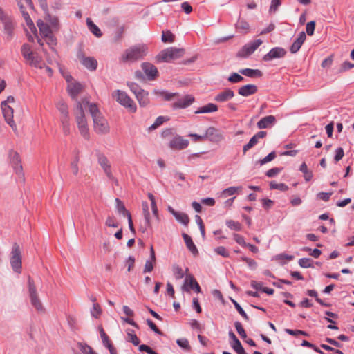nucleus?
Instances as JSON below:
<instances>
[{"instance_id":"obj_6","label":"nucleus","mask_w":354,"mask_h":354,"mask_svg":"<svg viewBox=\"0 0 354 354\" xmlns=\"http://www.w3.org/2000/svg\"><path fill=\"white\" fill-rule=\"evenodd\" d=\"M10 264L13 270L17 273L21 270V254L19 245L15 243L11 251Z\"/></svg>"},{"instance_id":"obj_62","label":"nucleus","mask_w":354,"mask_h":354,"mask_svg":"<svg viewBox=\"0 0 354 354\" xmlns=\"http://www.w3.org/2000/svg\"><path fill=\"white\" fill-rule=\"evenodd\" d=\"M315 28V22L311 21L306 24V32L308 35H313Z\"/></svg>"},{"instance_id":"obj_23","label":"nucleus","mask_w":354,"mask_h":354,"mask_svg":"<svg viewBox=\"0 0 354 354\" xmlns=\"http://www.w3.org/2000/svg\"><path fill=\"white\" fill-rule=\"evenodd\" d=\"M276 122L273 115H268L261 118L257 124L259 129H266L272 127Z\"/></svg>"},{"instance_id":"obj_61","label":"nucleus","mask_w":354,"mask_h":354,"mask_svg":"<svg viewBox=\"0 0 354 354\" xmlns=\"http://www.w3.org/2000/svg\"><path fill=\"white\" fill-rule=\"evenodd\" d=\"M281 168L274 167L267 171L266 176L270 178L276 176L281 171Z\"/></svg>"},{"instance_id":"obj_14","label":"nucleus","mask_w":354,"mask_h":354,"mask_svg":"<svg viewBox=\"0 0 354 354\" xmlns=\"http://www.w3.org/2000/svg\"><path fill=\"white\" fill-rule=\"evenodd\" d=\"M204 136L205 140H208L213 142H218L224 138L222 133L218 129L212 127L207 129Z\"/></svg>"},{"instance_id":"obj_53","label":"nucleus","mask_w":354,"mask_h":354,"mask_svg":"<svg viewBox=\"0 0 354 354\" xmlns=\"http://www.w3.org/2000/svg\"><path fill=\"white\" fill-rule=\"evenodd\" d=\"M313 261L309 258H302L299 260V265L304 268L312 267Z\"/></svg>"},{"instance_id":"obj_32","label":"nucleus","mask_w":354,"mask_h":354,"mask_svg":"<svg viewBox=\"0 0 354 354\" xmlns=\"http://www.w3.org/2000/svg\"><path fill=\"white\" fill-rule=\"evenodd\" d=\"M183 237L187 248L190 250V252L192 254H196L198 253V250L196 245H194V242L192 241V238L187 234H183Z\"/></svg>"},{"instance_id":"obj_26","label":"nucleus","mask_w":354,"mask_h":354,"mask_svg":"<svg viewBox=\"0 0 354 354\" xmlns=\"http://www.w3.org/2000/svg\"><path fill=\"white\" fill-rule=\"evenodd\" d=\"M306 36L304 32L299 33L298 38L293 42L290 48V50L292 53H296L301 48L304 41L306 40Z\"/></svg>"},{"instance_id":"obj_63","label":"nucleus","mask_w":354,"mask_h":354,"mask_svg":"<svg viewBox=\"0 0 354 354\" xmlns=\"http://www.w3.org/2000/svg\"><path fill=\"white\" fill-rule=\"evenodd\" d=\"M241 259L245 261L251 269L256 268L257 262L254 260L245 257H241Z\"/></svg>"},{"instance_id":"obj_30","label":"nucleus","mask_w":354,"mask_h":354,"mask_svg":"<svg viewBox=\"0 0 354 354\" xmlns=\"http://www.w3.org/2000/svg\"><path fill=\"white\" fill-rule=\"evenodd\" d=\"M37 25L39 29L40 33L43 37L52 34L51 30L48 25L42 20L39 19L37 21Z\"/></svg>"},{"instance_id":"obj_44","label":"nucleus","mask_w":354,"mask_h":354,"mask_svg":"<svg viewBox=\"0 0 354 354\" xmlns=\"http://www.w3.org/2000/svg\"><path fill=\"white\" fill-rule=\"evenodd\" d=\"M236 26L237 29L240 30L244 33L248 32L250 29L249 24L243 20L239 21Z\"/></svg>"},{"instance_id":"obj_34","label":"nucleus","mask_w":354,"mask_h":354,"mask_svg":"<svg viewBox=\"0 0 354 354\" xmlns=\"http://www.w3.org/2000/svg\"><path fill=\"white\" fill-rule=\"evenodd\" d=\"M242 187H230L228 188L225 189L221 194V196L223 198H226L230 196H232L236 193H239L241 191Z\"/></svg>"},{"instance_id":"obj_21","label":"nucleus","mask_w":354,"mask_h":354,"mask_svg":"<svg viewBox=\"0 0 354 354\" xmlns=\"http://www.w3.org/2000/svg\"><path fill=\"white\" fill-rule=\"evenodd\" d=\"M98 162L103 169L108 178H112L113 175L111 169V165L107 158L102 154L98 156Z\"/></svg>"},{"instance_id":"obj_54","label":"nucleus","mask_w":354,"mask_h":354,"mask_svg":"<svg viewBox=\"0 0 354 354\" xmlns=\"http://www.w3.org/2000/svg\"><path fill=\"white\" fill-rule=\"evenodd\" d=\"M243 80V77L236 73H233L228 77V81L231 83H238Z\"/></svg>"},{"instance_id":"obj_45","label":"nucleus","mask_w":354,"mask_h":354,"mask_svg":"<svg viewBox=\"0 0 354 354\" xmlns=\"http://www.w3.org/2000/svg\"><path fill=\"white\" fill-rule=\"evenodd\" d=\"M231 301L232 302V304L234 305V307L237 310V311L240 313V315L246 320H249V317L248 316V315L245 313V312L244 311V310L242 308V307L239 304V303L235 301L234 299H230Z\"/></svg>"},{"instance_id":"obj_8","label":"nucleus","mask_w":354,"mask_h":354,"mask_svg":"<svg viewBox=\"0 0 354 354\" xmlns=\"http://www.w3.org/2000/svg\"><path fill=\"white\" fill-rule=\"evenodd\" d=\"M94 131L98 134H106L109 132L110 127L107 120L103 115L93 119Z\"/></svg>"},{"instance_id":"obj_50","label":"nucleus","mask_w":354,"mask_h":354,"mask_svg":"<svg viewBox=\"0 0 354 354\" xmlns=\"http://www.w3.org/2000/svg\"><path fill=\"white\" fill-rule=\"evenodd\" d=\"M258 140L254 136L251 138L249 142L243 146V153H245L247 151L250 149L252 147H253L254 145H256L258 143Z\"/></svg>"},{"instance_id":"obj_29","label":"nucleus","mask_w":354,"mask_h":354,"mask_svg":"<svg viewBox=\"0 0 354 354\" xmlns=\"http://www.w3.org/2000/svg\"><path fill=\"white\" fill-rule=\"evenodd\" d=\"M240 73L250 77H261L263 73L259 69L243 68L239 71Z\"/></svg>"},{"instance_id":"obj_10","label":"nucleus","mask_w":354,"mask_h":354,"mask_svg":"<svg viewBox=\"0 0 354 354\" xmlns=\"http://www.w3.org/2000/svg\"><path fill=\"white\" fill-rule=\"evenodd\" d=\"M65 78L68 82L67 89L69 95L73 99H76L77 96L83 88L82 85L79 82L73 81V77L71 75H66Z\"/></svg>"},{"instance_id":"obj_12","label":"nucleus","mask_w":354,"mask_h":354,"mask_svg":"<svg viewBox=\"0 0 354 354\" xmlns=\"http://www.w3.org/2000/svg\"><path fill=\"white\" fill-rule=\"evenodd\" d=\"M182 290L185 292H189L190 290H194L197 293H199L201 292V287L193 275L186 274Z\"/></svg>"},{"instance_id":"obj_4","label":"nucleus","mask_w":354,"mask_h":354,"mask_svg":"<svg viewBox=\"0 0 354 354\" xmlns=\"http://www.w3.org/2000/svg\"><path fill=\"white\" fill-rule=\"evenodd\" d=\"M184 54L183 48L170 47L162 50L158 55V59L162 62H170L183 57Z\"/></svg>"},{"instance_id":"obj_18","label":"nucleus","mask_w":354,"mask_h":354,"mask_svg":"<svg viewBox=\"0 0 354 354\" xmlns=\"http://www.w3.org/2000/svg\"><path fill=\"white\" fill-rule=\"evenodd\" d=\"M142 68L149 80H154L158 76L157 68L151 63H142Z\"/></svg>"},{"instance_id":"obj_52","label":"nucleus","mask_w":354,"mask_h":354,"mask_svg":"<svg viewBox=\"0 0 354 354\" xmlns=\"http://www.w3.org/2000/svg\"><path fill=\"white\" fill-rule=\"evenodd\" d=\"M91 313L92 316L95 317V318H97L100 316V315L102 314V310L98 304H93V308L91 310Z\"/></svg>"},{"instance_id":"obj_64","label":"nucleus","mask_w":354,"mask_h":354,"mask_svg":"<svg viewBox=\"0 0 354 354\" xmlns=\"http://www.w3.org/2000/svg\"><path fill=\"white\" fill-rule=\"evenodd\" d=\"M177 344L183 348L189 349L190 346L187 339H179L176 341Z\"/></svg>"},{"instance_id":"obj_39","label":"nucleus","mask_w":354,"mask_h":354,"mask_svg":"<svg viewBox=\"0 0 354 354\" xmlns=\"http://www.w3.org/2000/svg\"><path fill=\"white\" fill-rule=\"evenodd\" d=\"M270 188L271 189H278L282 192H286L288 189V186L285 183H277L274 181H272L270 183Z\"/></svg>"},{"instance_id":"obj_57","label":"nucleus","mask_w":354,"mask_h":354,"mask_svg":"<svg viewBox=\"0 0 354 354\" xmlns=\"http://www.w3.org/2000/svg\"><path fill=\"white\" fill-rule=\"evenodd\" d=\"M215 252H216L218 255H221L223 257H228L230 254L227 249L223 246H219L214 249Z\"/></svg>"},{"instance_id":"obj_40","label":"nucleus","mask_w":354,"mask_h":354,"mask_svg":"<svg viewBox=\"0 0 354 354\" xmlns=\"http://www.w3.org/2000/svg\"><path fill=\"white\" fill-rule=\"evenodd\" d=\"M153 93L156 95L162 97L165 100H168V101L171 100L176 95V93H169L165 91L154 90Z\"/></svg>"},{"instance_id":"obj_2","label":"nucleus","mask_w":354,"mask_h":354,"mask_svg":"<svg viewBox=\"0 0 354 354\" xmlns=\"http://www.w3.org/2000/svg\"><path fill=\"white\" fill-rule=\"evenodd\" d=\"M147 53L145 44L133 46L126 49L119 59L120 63H131L142 59Z\"/></svg>"},{"instance_id":"obj_43","label":"nucleus","mask_w":354,"mask_h":354,"mask_svg":"<svg viewBox=\"0 0 354 354\" xmlns=\"http://www.w3.org/2000/svg\"><path fill=\"white\" fill-rule=\"evenodd\" d=\"M57 109L62 115V118H68V106L64 102H59L57 104Z\"/></svg>"},{"instance_id":"obj_15","label":"nucleus","mask_w":354,"mask_h":354,"mask_svg":"<svg viewBox=\"0 0 354 354\" xmlns=\"http://www.w3.org/2000/svg\"><path fill=\"white\" fill-rule=\"evenodd\" d=\"M169 147L174 150H182L189 145V140L180 136H176L169 142Z\"/></svg>"},{"instance_id":"obj_31","label":"nucleus","mask_w":354,"mask_h":354,"mask_svg":"<svg viewBox=\"0 0 354 354\" xmlns=\"http://www.w3.org/2000/svg\"><path fill=\"white\" fill-rule=\"evenodd\" d=\"M217 111H218V106L216 104H214L213 103H209V104L199 108L198 109H197L195 111V113L196 114L207 113L216 112Z\"/></svg>"},{"instance_id":"obj_11","label":"nucleus","mask_w":354,"mask_h":354,"mask_svg":"<svg viewBox=\"0 0 354 354\" xmlns=\"http://www.w3.org/2000/svg\"><path fill=\"white\" fill-rule=\"evenodd\" d=\"M1 106L6 122L14 131H16L17 126L13 120V109L9 105H7L6 102H1Z\"/></svg>"},{"instance_id":"obj_25","label":"nucleus","mask_w":354,"mask_h":354,"mask_svg":"<svg viewBox=\"0 0 354 354\" xmlns=\"http://www.w3.org/2000/svg\"><path fill=\"white\" fill-rule=\"evenodd\" d=\"M142 213H143L145 220V226L141 227L140 230L142 231V232L144 233L147 230V227H150L151 225V221H150L149 209L147 203L143 202L142 204Z\"/></svg>"},{"instance_id":"obj_55","label":"nucleus","mask_w":354,"mask_h":354,"mask_svg":"<svg viewBox=\"0 0 354 354\" xmlns=\"http://www.w3.org/2000/svg\"><path fill=\"white\" fill-rule=\"evenodd\" d=\"M168 120L167 118H166L164 116H159L156 118V121L154 122V123L150 127V129H156L157 127H158L159 126H160L161 124H163L164 122Z\"/></svg>"},{"instance_id":"obj_7","label":"nucleus","mask_w":354,"mask_h":354,"mask_svg":"<svg viewBox=\"0 0 354 354\" xmlns=\"http://www.w3.org/2000/svg\"><path fill=\"white\" fill-rule=\"evenodd\" d=\"M0 21L3 25L5 34L9 39H11L15 29V23L13 19L7 13L4 12L0 7Z\"/></svg>"},{"instance_id":"obj_1","label":"nucleus","mask_w":354,"mask_h":354,"mask_svg":"<svg viewBox=\"0 0 354 354\" xmlns=\"http://www.w3.org/2000/svg\"><path fill=\"white\" fill-rule=\"evenodd\" d=\"M88 104V101L86 99H82V100L77 102V104L74 110L75 122L80 133L86 140L90 139V133L88 122L84 112V107Z\"/></svg>"},{"instance_id":"obj_22","label":"nucleus","mask_w":354,"mask_h":354,"mask_svg":"<svg viewBox=\"0 0 354 354\" xmlns=\"http://www.w3.org/2000/svg\"><path fill=\"white\" fill-rule=\"evenodd\" d=\"M257 91V87L254 84H247L241 86L239 88L238 93L242 96L248 97L251 95L256 93Z\"/></svg>"},{"instance_id":"obj_13","label":"nucleus","mask_w":354,"mask_h":354,"mask_svg":"<svg viewBox=\"0 0 354 354\" xmlns=\"http://www.w3.org/2000/svg\"><path fill=\"white\" fill-rule=\"evenodd\" d=\"M8 158L15 173L19 176H23L22 165L18 153L11 150L9 151Z\"/></svg>"},{"instance_id":"obj_17","label":"nucleus","mask_w":354,"mask_h":354,"mask_svg":"<svg viewBox=\"0 0 354 354\" xmlns=\"http://www.w3.org/2000/svg\"><path fill=\"white\" fill-rule=\"evenodd\" d=\"M26 62L32 67L36 68H44L45 63L42 59V57L36 53H33L30 57L27 58Z\"/></svg>"},{"instance_id":"obj_28","label":"nucleus","mask_w":354,"mask_h":354,"mask_svg":"<svg viewBox=\"0 0 354 354\" xmlns=\"http://www.w3.org/2000/svg\"><path fill=\"white\" fill-rule=\"evenodd\" d=\"M136 97L141 106H146L149 103V93L143 89L137 93Z\"/></svg>"},{"instance_id":"obj_38","label":"nucleus","mask_w":354,"mask_h":354,"mask_svg":"<svg viewBox=\"0 0 354 354\" xmlns=\"http://www.w3.org/2000/svg\"><path fill=\"white\" fill-rule=\"evenodd\" d=\"M127 340L131 342L133 345L138 346L140 343V340L134 333L133 330L128 329L127 331Z\"/></svg>"},{"instance_id":"obj_27","label":"nucleus","mask_w":354,"mask_h":354,"mask_svg":"<svg viewBox=\"0 0 354 354\" xmlns=\"http://www.w3.org/2000/svg\"><path fill=\"white\" fill-rule=\"evenodd\" d=\"M82 64L90 71H95L97 66V62L95 59L91 57H82L81 59Z\"/></svg>"},{"instance_id":"obj_47","label":"nucleus","mask_w":354,"mask_h":354,"mask_svg":"<svg viewBox=\"0 0 354 354\" xmlns=\"http://www.w3.org/2000/svg\"><path fill=\"white\" fill-rule=\"evenodd\" d=\"M233 349L237 353V354H247L241 345V343L238 339L232 344Z\"/></svg>"},{"instance_id":"obj_48","label":"nucleus","mask_w":354,"mask_h":354,"mask_svg":"<svg viewBox=\"0 0 354 354\" xmlns=\"http://www.w3.org/2000/svg\"><path fill=\"white\" fill-rule=\"evenodd\" d=\"M148 197L151 202V209H152L153 214L158 219L159 218H158V207H157V205H156V203L155 201L154 196L152 194L149 193L148 194Z\"/></svg>"},{"instance_id":"obj_33","label":"nucleus","mask_w":354,"mask_h":354,"mask_svg":"<svg viewBox=\"0 0 354 354\" xmlns=\"http://www.w3.org/2000/svg\"><path fill=\"white\" fill-rule=\"evenodd\" d=\"M86 24L88 30L97 37H100L102 36V34L101 30L90 18L86 19Z\"/></svg>"},{"instance_id":"obj_51","label":"nucleus","mask_w":354,"mask_h":354,"mask_svg":"<svg viewBox=\"0 0 354 354\" xmlns=\"http://www.w3.org/2000/svg\"><path fill=\"white\" fill-rule=\"evenodd\" d=\"M234 326L239 335L241 338L245 339L247 337L246 333L242 326V324L239 322H236L234 323Z\"/></svg>"},{"instance_id":"obj_9","label":"nucleus","mask_w":354,"mask_h":354,"mask_svg":"<svg viewBox=\"0 0 354 354\" xmlns=\"http://www.w3.org/2000/svg\"><path fill=\"white\" fill-rule=\"evenodd\" d=\"M263 43L261 39H257L245 44L238 53L240 57H247L252 55Z\"/></svg>"},{"instance_id":"obj_41","label":"nucleus","mask_w":354,"mask_h":354,"mask_svg":"<svg viewBox=\"0 0 354 354\" xmlns=\"http://www.w3.org/2000/svg\"><path fill=\"white\" fill-rule=\"evenodd\" d=\"M116 208L120 214H122L124 216L128 217V214H130L125 208L123 203L118 198L115 199Z\"/></svg>"},{"instance_id":"obj_42","label":"nucleus","mask_w":354,"mask_h":354,"mask_svg":"<svg viewBox=\"0 0 354 354\" xmlns=\"http://www.w3.org/2000/svg\"><path fill=\"white\" fill-rule=\"evenodd\" d=\"M34 52L32 50L31 47L27 44H24L21 47V54L25 59H27L28 57H30Z\"/></svg>"},{"instance_id":"obj_3","label":"nucleus","mask_w":354,"mask_h":354,"mask_svg":"<svg viewBox=\"0 0 354 354\" xmlns=\"http://www.w3.org/2000/svg\"><path fill=\"white\" fill-rule=\"evenodd\" d=\"M113 98L129 110V112L135 113L137 110L136 104L128 95L120 90H116L112 93Z\"/></svg>"},{"instance_id":"obj_59","label":"nucleus","mask_w":354,"mask_h":354,"mask_svg":"<svg viewBox=\"0 0 354 354\" xmlns=\"http://www.w3.org/2000/svg\"><path fill=\"white\" fill-rule=\"evenodd\" d=\"M19 8H20V10H21L23 17H24V19L26 20V21L27 22V24L28 26L33 25V24L30 19V17L28 13L25 10L24 7L19 3Z\"/></svg>"},{"instance_id":"obj_60","label":"nucleus","mask_w":354,"mask_h":354,"mask_svg":"<svg viewBox=\"0 0 354 354\" xmlns=\"http://www.w3.org/2000/svg\"><path fill=\"white\" fill-rule=\"evenodd\" d=\"M127 86L129 88V89L134 93L135 95H136L140 91L142 90L139 87V86L137 84L132 82H128Z\"/></svg>"},{"instance_id":"obj_5","label":"nucleus","mask_w":354,"mask_h":354,"mask_svg":"<svg viewBox=\"0 0 354 354\" xmlns=\"http://www.w3.org/2000/svg\"><path fill=\"white\" fill-rule=\"evenodd\" d=\"M28 282L31 304L35 308V309L37 311L43 312L44 308L38 297L36 286L35 285L33 279L30 276L28 277Z\"/></svg>"},{"instance_id":"obj_24","label":"nucleus","mask_w":354,"mask_h":354,"mask_svg":"<svg viewBox=\"0 0 354 354\" xmlns=\"http://www.w3.org/2000/svg\"><path fill=\"white\" fill-rule=\"evenodd\" d=\"M194 100V98L191 95H187L184 97L179 99L177 102L173 104V107L175 109H183L189 106Z\"/></svg>"},{"instance_id":"obj_56","label":"nucleus","mask_w":354,"mask_h":354,"mask_svg":"<svg viewBox=\"0 0 354 354\" xmlns=\"http://www.w3.org/2000/svg\"><path fill=\"white\" fill-rule=\"evenodd\" d=\"M276 158V153L272 151L267 156L259 161L261 165L266 164L272 160H273Z\"/></svg>"},{"instance_id":"obj_19","label":"nucleus","mask_w":354,"mask_h":354,"mask_svg":"<svg viewBox=\"0 0 354 354\" xmlns=\"http://www.w3.org/2000/svg\"><path fill=\"white\" fill-rule=\"evenodd\" d=\"M168 211L175 217L177 221L187 226L189 223L188 215L184 212H177L171 206H168Z\"/></svg>"},{"instance_id":"obj_36","label":"nucleus","mask_w":354,"mask_h":354,"mask_svg":"<svg viewBox=\"0 0 354 354\" xmlns=\"http://www.w3.org/2000/svg\"><path fill=\"white\" fill-rule=\"evenodd\" d=\"M161 39L164 43H173L175 40V35L169 30L162 31Z\"/></svg>"},{"instance_id":"obj_46","label":"nucleus","mask_w":354,"mask_h":354,"mask_svg":"<svg viewBox=\"0 0 354 354\" xmlns=\"http://www.w3.org/2000/svg\"><path fill=\"white\" fill-rule=\"evenodd\" d=\"M78 163H79V157L77 156L71 161V165H70L72 173L75 176H77L79 172Z\"/></svg>"},{"instance_id":"obj_20","label":"nucleus","mask_w":354,"mask_h":354,"mask_svg":"<svg viewBox=\"0 0 354 354\" xmlns=\"http://www.w3.org/2000/svg\"><path fill=\"white\" fill-rule=\"evenodd\" d=\"M234 97V93L230 88H226L224 91L218 93L214 97V101L217 102H225L232 99Z\"/></svg>"},{"instance_id":"obj_37","label":"nucleus","mask_w":354,"mask_h":354,"mask_svg":"<svg viewBox=\"0 0 354 354\" xmlns=\"http://www.w3.org/2000/svg\"><path fill=\"white\" fill-rule=\"evenodd\" d=\"M172 272L176 279H180L185 276L183 268L176 264L172 266Z\"/></svg>"},{"instance_id":"obj_35","label":"nucleus","mask_w":354,"mask_h":354,"mask_svg":"<svg viewBox=\"0 0 354 354\" xmlns=\"http://www.w3.org/2000/svg\"><path fill=\"white\" fill-rule=\"evenodd\" d=\"M86 107L88 108V111L93 119L97 118L98 116L102 115V113L100 112V110L96 104L88 102V104L86 105V106L84 107V109H86Z\"/></svg>"},{"instance_id":"obj_49","label":"nucleus","mask_w":354,"mask_h":354,"mask_svg":"<svg viewBox=\"0 0 354 354\" xmlns=\"http://www.w3.org/2000/svg\"><path fill=\"white\" fill-rule=\"evenodd\" d=\"M227 226L234 230L240 231L241 229V225L237 221L233 220H228L226 221Z\"/></svg>"},{"instance_id":"obj_16","label":"nucleus","mask_w":354,"mask_h":354,"mask_svg":"<svg viewBox=\"0 0 354 354\" xmlns=\"http://www.w3.org/2000/svg\"><path fill=\"white\" fill-rule=\"evenodd\" d=\"M286 54L284 48L281 47H275L272 48L267 54H266L263 59L266 62L270 61L277 58L283 57Z\"/></svg>"},{"instance_id":"obj_58","label":"nucleus","mask_w":354,"mask_h":354,"mask_svg":"<svg viewBox=\"0 0 354 354\" xmlns=\"http://www.w3.org/2000/svg\"><path fill=\"white\" fill-rule=\"evenodd\" d=\"M63 131L65 135H68L70 133V125L68 118H62Z\"/></svg>"}]
</instances>
